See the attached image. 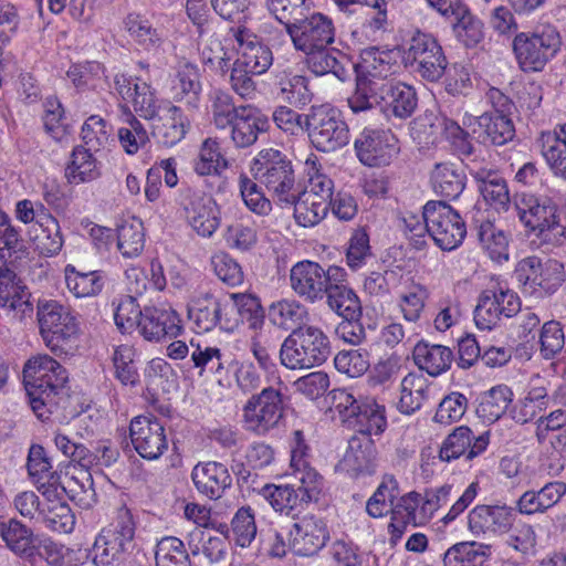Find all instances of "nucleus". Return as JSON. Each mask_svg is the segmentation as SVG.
Instances as JSON below:
<instances>
[{
	"instance_id": "obj_1",
	"label": "nucleus",
	"mask_w": 566,
	"mask_h": 566,
	"mask_svg": "<svg viewBox=\"0 0 566 566\" xmlns=\"http://www.w3.org/2000/svg\"><path fill=\"white\" fill-rule=\"evenodd\" d=\"M22 374L30 406L39 419L46 420L60 408H65L69 376L59 361L46 354L36 355L25 361Z\"/></svg>"
},
{
	"instance_id": "obj_2",
	"label": "nucleus",
	"mask_w": 566,
	"mask_h": 566,
	"mask_svg": "<svg viewBox=\"0 0 566 566\" xmlns=\"http://www.w3.org/2000/svg\"><path fill=\"white\" fill-rule=\"evenodd\" d=\"M331 353V342L323 329L315 325H306L284 338L279 358L286 369L302 370L323 365Z\"/></svg>"
},
{
	"instance_id": "obj_3",
	"label": "nucleus",
	"mask_w": 566,
	"mask_h": 566,
	"mask_svg": "<svg viewBox=\"0 0 566 566\" xmlns=\"http://www.w3.org/2000/svg\"><path fill=\"white\" fill-rule=\"evenodd\" d=\"M388 54L373 48L365 52L363 63L354 71L356 73L355 91L348 97V106L354 114H360L379 109L384 103L386 78L381 76L382 71H389V63L382 56Z\"/></svg>"
},
{
	"instance_id": "obj_4",
	"label": "nucleus",
	"mask_w": 566,
	"mask_h": 566,
	"mask_svg": "<svg viewBox=\"0 0 566 566\" xmlns=\"http://www.w3.org/2000/svg\"><path fill=\"white\" fill-rule=\"evenodd\" d=\"M251 172L281 203H291L300 195L302 186L296 182L293 164L277 149L260 150L251 164Z\"/></svg>"
},
{
	"instance_id": "obj_5",
	"label": "nucleus",
	"mask_w": 566,
	"mask_h": 566,
	"mask_svg": "<svg viewBox=\"0 0 566 566\" xmlns=\"http://www.w3.org/2000/svg\"><path fill=\"white\" fill-rule=\"evenodd\" d=\"M562 38L552 24H541L515 34L512 50L518 67L525 72H541L557 54Z\"/></svg>"
},
{
	"instance_id": "obj_6",
	"label": "nucleus",
	"mask_w": 566,
	"mask_h": 566,
	"mask_svg": "<svg viewBox=\"0 0 566 566\" xmlns=\"http://www.w3.org/2000/svg\"><path fill=\"white\" fill-rule=\"evenodd\" d=\"M304 125L311 144L318 151H336L350 140L342 111L328 103L312 105L304 114Z\"/></svg>"
},
{
	"instance_id": "obj_7",
	"label": "nucleus",
	"mask_w": 566,
	"mask_h": 566,
	"mask_svg": "<svg viewBox=\"0 0 566 566\" xmlns=\"http://www.w3.org/2000/svg\"><path fill=\"white\" fill-rule=\"evenodd\" d=\"M36 314L45 345L56 356L70 354L80 333L76 316L55 300L39 301Z\"/></svg>"
},
{
	"instance_id": "obj_8",
	"label": "nucleus",
	"mask_w": 566,
	"mask_h": 566,
	"mask_svg": "<svg viewBox=\"0 0 566 566\" xmlns=\"http://www.w3.org/2000/svg\"><path fill=\"white\" fill-rule=\"evenodd\" d=\"M333 405L342 422L365 439L381 434L387 428L386 408L370 398H355L346 389L332 391Z\"/></svg>"
},
{
	"instance_id": "obj_9",
	"label": "nucleus",
	"mask_w": 566,
	"mask_h": 566,
	"mask_svg": "<svg viewBox=\"0 0 566 566\" xmlns=\"http://www.w3.org/2000/svg\"><path fill=\"white\" fill-rule=\"evenodd\" d=\"M405 61L413 73L430 83L440 81L448 66L447 56L437 38L420 29L411 33Z\"/></svg>"
},
{
	"instance_id": "obj_10",
	"label": "nucleus",
	"mask_w": 566,
	"mask_h": 566,
	"mask_svg": "<svg viewBox=\"0 0 566 566\" xmlns=\"http://www.w3.org/2000/svg\"><path fill=\"white\" fill-rule=\"evenodd\" d=\"M284 395L272 386L252 395L243 407V424L247 431L265 436L276 428L284 417Z\"/></svg>"
},
{
	"instance_id": "obj_11",
	"label": "nucleus",
	"mask_w": 566,
	"mask_h": 566,
	"mask_svg": "<svg viewBox=\"0 0 566 566\" xmlns=\"http://www.w3.org/2000/svg\"><path fill=\"white\" fill-rule=\"evenodd\" d=\"M430 237L443 251L460 247L467 235V226L460 213L444 200L427 202Z\"/></svg>"
},
{
	"instance_id": "obj_12",
	"label": "nucleus",
	"mask_w": 566,
	"mask_h": 566,
	"mask_svg": "<svg viewBox=\"0 0 566 566\" xmlns=\"http://www.w3.org/2000/svg\"><path fill=\"white\" fill-rule=\"evenodd\" d=\"M337 265L322 266L318 262L304 260L295 263L290 270V285L293 292L304 302L315 304L326 296V289L332 273Z\"/></svg>"
},
{
	"instance_id": "obj_13",
	"label": "nucleus",
	"mask_w": 566,
	"mask_h": 566,
	"mask_svg": "<svg viewBox=\"0 0 566 566\" xmlns=\"http://www.w3.org/2000/svg\"><path fill=\"white\" fill-rule=\"evenodd\" d=\"M232 307L229 300L205 293L195 298L188 307V318L193 324L196 333H207L217 326L228 332L239 323L238 317H230Z\"/></svg>"
},
{
	"instance_id": "obj_14",
	"label": "nucleus",
	"mask_w": 566,
	"mask_h": 566,
	"mask_svg": "<svg viewBox=\"0 0 566 566\" xmlns=\"http://www.w3.org/2000/svg\"><path fill=\"white\" fill-rule=\"evenodd\" d=\"M514 206L521 222L531 231L543 233L562 227L558 206L549 197L521 192L514 196Z\"/></svg>"
},
{
	"instance_id": "obj_15",
	"label": "nucleus",
	"mask_w": 566,
	"mask_h": 566,
	"mask_svg": "<svg viewBox=\"0 0 566 566\" xmlns=\"http://www.w3.org/2000/svg\"><path fill=\"white\" fill-rule=\"evenodd\" d=\"M294 48L303 53L327 48L335 40V27L333 20L312 9L298 23L287 29Z\"/></svg>"
},
{
	"instance_id": "obj_16",
	"label": "nucleus",
	"mask_w": 566,
	"mask_h": 566,
	"mask_svg": "<svg viewBox=\"0 0 566 566\" xmlns=\"http://www.w3.org/2000/svg\"><path fill=\"white\" fill-rule=\"evenodd\" d=\"M359 161L368 167L389 165L398 154V139L389 129L364 128L354 142Z\"/></svg>"
},
{
	"instance_id": "obj_17",
	"label": "nucleus",
	"mask_w": 566,
	"mask_h": 566,
	"mask_svg": "<svg viewBox=\"0 0 566 566\" xmlns=\"http://www.w3.org/2000/svg\"><path fill=\"white\" fill-rule=\"evenodd\" d=\"M129 437L136 452L146 460L159 459L168 449L165 427L153 415L134 417Z\"/></svg>"
},
{
	"instance_id": "obj_18",
	"label": "nucleus",
	"mask_w": 566,
	"mask_h": 566,
	"mask_svg": "<svg viewBox=\"0 0 566 566\" xmlns=\"http://www.w3.org/2000/svg\"><path fill=\"white\" fill-rule=\"evenodd\" d=\"M186 217L191 228L202 237H211L220 224L219 210L210 196L187 188L182 196Z\"/></svg>"
},
{
	"instance_id": "obj_19",
	"label": "nucleus",
	"mask_w": 566,
	"mask_h": 566,
	"mask_svg": "<svg viewBox=\"0 0 566 566\" xmlns=\"http://www.w3.org/2000/svg\"><path fill=\"white\" fill-rule=\"evenodd\" d=\"M291 546L300 556L317 554L329 541V531L324 518L313 514L298 518L290 531Z\"/></svg>"
},
{
	"instance_id": "obj_20",
	"label": "nucleus",
	"mask_w": 566,
	"mask_h": 566,
	"mask_svg": "<svg viewBox=\"0 0 566 566\" xmlns=\"http://www.w3.org/2000/svg\"><path fill=\"white\" fill-rule=\"evenodd\" d=\"M177 312L168 305H151L144 307V317L138 322L139 334L149 342L177 337L182 326Z\"/></svg>"
},
{
	"instance_id": "obj_21",
	"label": "nucleus",
	"mask_w": 566,
	"mask_h": 566,
	"mask_svg": "<svg viewBox=\"0 0 566 566\" xmlns=\"http://www.w3.org/2000/svg\"><path fill=\"white\" fill-rule=\"evenodd\" d=\"M515 521L514 509L503 505H476L468 514V530L475 536L507 533Z\"/></svg>"
},
{
	"instance_id": "obj_22",
	"label": "nucleus",
	"mask_w": 566,
	"mask_h": 566,
	"mask_svg": "<svg viewBox=\"0 0 566 566\" xmlns=\"http://www.w3.org/2000/svg\"><path fill=\"white\" fill-rule=\"evenodd\" d=\"M233 38L239 44V65L248 67L254 75L265 73L273 64V53L260 38L244 27L231 28Z\"/></svg>"
},
{
	"instance_id": "obj_23",
	"label": "nucleus",
	"mask_w": 566,
	"mask_h": 566,
	"mask_svg": "<svg viewBox=\"0 0 566 566\" xmlns=\"http://www.w3.org/2000/svg\"><path fill=\"white\" fill-rule=\"evenodd\" d=\"M31 293L23 280L8 263L0 266V307L15 312L19 318L33 312Z\"/></svg>"
},
{
	"instance_id": "obj_24",
	"label": "nucleus",
	"mask_w": 566,
	"mask_h": 566,
	"mask_svg": "<svg viewBox=\"0 0 566 566\" xmlns=\"http://www.w3.org/2000/svg\"><path fill=\"white\" fill-rule=\"evenodd\" d=\"M489 443V432L473 437L472 430L469 427L460 426L444 439L439 451V457L446 462H450L461 455H464L467 460H472L483 453Z\"/></svg>"
},
{
	"instance_id": "obj_25",
	"label": "nucleus",
	"mask_w": 566,
	"mask_h": 566,
	"mask_svg": "<svg viewBox=\"0 0 566 566\" xmlns=\"http://www.w3.org/2000/svg\"><path fill=\"white\" fill-rule=\"evenodd\" d=\"M0 538L12 554L23 560L31 563L38 555V536L15 517L0 521Z\"/></svg>"
},
{
	"instance_id": "obj_26",
	"label": "nucleus",
	"mask_w": 566,
	"mask_h": 566,
	"mask_svg": "<svg viewBox=\"0 0 566 566\" xmlns=\"http://www.w3.org/2000/svg\"><path fill=\"white\" fill-rule=\"evenodd\" d=\"M191 479L197 491L210 500L220 499L232 485V478L227 465L217 461L196 464L191 472Z\"/></svg>"
},
{
	"instance_id": "obj_27",
	"label": "nucleus",
	"mask_w": 566,
	"mask_h": 566,
	"mask_svg": "<svg viewBox=\"0 0 566 566\" xmlns=\"http://www.w3.org/2000/svg\"><path fill=\"white\" fill-rule=\"evenodd\" d=\"M231 138L239 148L252 146L259 135L268 132L270 122L262 111L251 104L242 105V109L230 125Z\"/></svg>"
},
{
	"instance_id": "obj_28",
	"label": "nucleus",
	"mask_w": 566,
	"mask_h": 566,
	"mask_svg": "<svg viewBox=\"0 0 566 566\" xmlns=\"http://www.w3.org/2000/svg\"><path fill=\"white\" fill-rule=\"evenodd\" d=\"M332 274L326 289L327 305L342 317L358 318L361 314V304L355 291L347 284L345 269L338 266Z\"/></svg>"
},
{
	"instance_id": "obj_29",
	"label": "nucleus",
	"mask_w": 566,
	"mask_h": 566,
	"mask_svg": "<svg viewBox=\"0 0 566 566\" xmlns=\"http://www.w3.org/2000/svg\"><path fill=\"white\" fill-rule=\"evenodd\" d=\"M308 70L317 76L333 74L339 81L345 82L350 77V72L358 64L353 63L350 57L336 49H315L305 53Z\"/></svg>"
},
{
	"instance_id": "obj_30",
	"label": "nucleus",
	"mask_w": 566,
	"mask_h": 566,
	"mask_svg": "<svg viewBox=\"0 0 566 566\" xmlns=\"http://www.w3.org/2000/svg\"><path fill=\"white\" fill-rule=\"evenodd\" d=\"M260 494L276 513L292 520L301 518L311 505L304 495L294 489V484H265Z\"/></svg>"
},
{
	"instance_id": "obj_31",
	"label": "nucleus",
	"mask_w": 566,
	"mask_h": 566,
	"mask_svg": "<svg viewBox=\"0 0 566 566\" xmlns=\"http://www.w3.org/2000/svg\"><path fill=\"white\" fill-rule=\"evenodd\" d=\"M202 85L197 65L184 63L172 81L171 97L189 112H197L201 103Z\"/></svg>"
},
{
	"instance_id": "obj_32",
	"label": "nucleus",
	"mask_w": 566,
	"mask_h": 566,
	"mask_svg": "<svg viewBox=\"0 0 566 566\" xmlns=\"http://www.w3.org/2000/svg\"><path fill=\"white\" fill-rule=\"evenodd\" d=\"M478 128L473 129L483 145L503 146L515 137V125L511 116L483 113L475 118Z\"/></svg>"
},
{
	"instance_id": "obj_33",
	"label": "nucleus",
	"mask_w": 566,
	"mask_h": 566,
	"mask_svg": "<svg viewBox=\"0 0 566 566\" xmlns=\"http://www.w3.org/2000/svg\"><path fill=\"white\" fill-rule=\"evenodd\" d=\"M470 175L478 184V190L489 206L497 211H507L511 202L507 182L497 170L471 169Z\"/></svg>"
},
{
	"instance_id": "obj_34",
	"label": "nucleus",
	"mask_w": 566,
	"mask_h": 566,
	"mask_svg": "<svg viewBox=\"0 0 566 566\" xmlns=\"http://www.w3.org/2000/svg\"><path fill=\"white\" fill-rule=\"evenodd\" d=\"M189 127L190 120L184 114L182 108L171 105L164 116L157 115L153 120L151 134L159 144L172 147L185 137Z\"/></svg>"
},
{
	"instance_id": "obj_35",
	"label": "nucleus",
	"mask_w": 566,
	"mask_h": 566,
	"mask_svg": "<svg viewBox=\"0 0 566 566\" xmlns=\"http://www.w3.org/2000/svg\"><path fill=\"white\" fill-rule=\"evenodd\" d=\"M434 193L441 198L454 200L463 192L467 184L464 170L453 163H438L430 174Z\"/></svg>"
},
{
	"instance_id": "obj_36",
	"label": "nucleus",
	"mask_w": 566,
	"mask_h": 566,
	"mask_svg": "<svg viewBox=\"0 0 566 566\" xmlns=\"http://www.w3.org/2000/svg\"><path fill=\"white\" fill-rule=\"evenodd\" d=\"M566 493V483L554 481L546 483L538 491L524 492L516 501V509L521 514L532 515L544 513L556 505Z\"/></svg>"
},
{
	"instance_id": "obj_37",
	"label": "nucleus",
	"mask_w": 566,
	"mask_h": 566,
	"mask_svg": "<svg viewBox=\"0 0 566 566\" xmlns=\"http://www.w3.org/2000/svg\"><path fill=\"white\" fill-rule=\"evenodd\" d=\"M123 25L130 39L146 52H158L165 42L164 32L142 13L129 12Z\"/></svg>"
},
{
	"instance_id": "obj_38",
	"label": "nucleus",
	"mask_w": 566,
	"mask_h": 566,
	"mask_svg": "<svg viewBox=\"0 0 566 566\" xmlns=\"http://www.w3.org/2000/svg\"><path fill=\"white\" fill-rule=\"evenodd\" d=\"M270 323L285 332L294 333L303 326L308 318V311L304 304L294 298H282L270 304L268 308Z\"/></svg>"
},
{
	"instance_id": "obj_39",
	"label": "nucleus",
	"mask_w": 566,
	"mask_h": 566,
	"mask_svg": "<svg viewBox=\"0 0 566 566\" xmlns=\"http://www.w3.org/2000/svg\"><path fill=\"white\" fill-rule=\"evenodd\" d=\"M491 544L464 541L450 546L443 554L444 566H484L492 556Z\"/></svg>"
},
{
	"instance_id": "obj_40",
	"label": "nucleus",
	"mask_w": 566,
	"mask_h": 566,
	"mask_svg": "<svg viewBox=\"0 0 566 566\" xmlns=\"http://www.w3.org/2000/svg\"><path fill=\"white\" fill-rule=\"evenodd\" d=\"M416 91L402 82L386 81L381 112L390 111L398 118L410 117L417 108Z\"/></svg>"
},
{
	"instance_id": "obj_41",
	"label": "nucleus",
	"mask_w": 566,
	"mask_h": 566,
	"mask_svg": "<svg viewBox=\"0 0 566 566\" xmlns=\"http://www.w3.org/2000/svg\"><path fill=\"white\" fill-rule=\"evenodd\" d=\"M29 474L35 479L39 484L38 490L45 496L57 495V480L60 476L52 472L50 460L45 455V450L40 444H32L29 450L28 463Z\"/></svg>"
},
{
	"instance_id": "obj_42",
	"label": "nucleus",
	"mask_w": 566,
	"mask_h": 566,
	"mask_svg": "<svg viewBox=\"0 0 566 566\" xmlns=\"http://www.w3.org/2000/svg\"><path fill=\"white\" fill-rule=\"evenodd\" d=\"M413 359L420 369L436 377L450 368L453 353L447 346L420 340L413 348Z\"/></svg>"
},
{
	"instance_id": "obj_43",
	"label": "nucleus",
	"mask_w": 566,
	"mask_h": 566,
	"mask_svg": "<svg viewBox=\"0 0 566 566\" xmlns=\"http://www.w3.org/2000/svg\"><path fill=\"white\" fill-rule=\"evenodd\" d=\"M28 235L35 250L43 256L56 255L64 244L61 227L56 219L44 218V223L29 226Z\"/></svg>"
},
{
	"instance_id": "obj_44",
	"label": "nucleus",
	"mask_w": 566,
	"mask_h": 566,
	"mask_svg": "<svg viewBox=\"0 0 566 566\" xmlns=\"http://www.w3.org/2000/svg\"><path fill=\"white\" fill-rule=\"evenodd\" d=\"M429 398V381L422 374L409 373L401 380L398 409L401 413L412 415Z\"/></svg>"
},
{
	"instance_id": "obj_45",
	"label": "nucleus",
	"mask_w": 566,
	"mask_h": 566,
	"mask_svg": "<svg viewBox=\"0 0 566 566\" xmlns=\"http://www.w3.org/2000/svg\"><path fill=\"white\" fill-rule=\"evenodd\" d=\"M129 551V548L116 542L115 537L111 538L99 532L88 551L87 558L95 566H122L126 562Z\"/></svg>"
},
{
	"instance_id": "obj_46",
	"label": "nucleus",
	"mask_w": 566,
	"mask_h": 566,
	"mask_svg": "<svg viewBox=\"0 0 566 566\" xmlns=\"http://www.w3.org/2000/svg\"><path fill=\"white\" fill-rule=\"evenodd\" d=\"M513 401V392L506 385H499L480 395L475 412L484 422L499 420Z\"/></svg>"
},
{
	"instance_id": "obj_47",
	"label": "nucleus",
	"mask_w": 566,
	"mask_h": 566,
	"mask_svg": "<svg viewBox=\"0 0 566 566\" xmlns=\"http://www.w3.org/2000/svg\"><path fill=\"white\" fill-rule=\"evenodd\" d=\"M452 30L457 39L467 48H475L484 39L483 22L472 14L463 3L451 17Z\"/></svg>"
},
{
	"instance_id": "obj_48",
	"label": "nucleus",
	"mask_w": 566,
	"mask_h": 566,
	"mask_svg": "<svg viewBox=\"0 0 566 566\" xmlns=\"http://www.w3.org/2000/svg\"><path fill=\"white\" fill-rule=\"evenodd\" d=\"M277 86L284 101L297 108H303L313 99V93L308 87V80L303 75L292 74L284 70L276 75Z\"/></svg>"
},
{
	"instance_id": "obj_49",
	"label": "nucleus",
	"mask_w": 566,
	"mask_h": 566,
	"mask_svg": "<svg viewBox=\"0 0 566 566\" xmlns=\"http://www.w3.org/2000/svg\"><path fill=\"white\" fill-rule=\"evenodd\" d=\"M315 195H305L300 188V195L294 198L289 207H294V218L297 224L302 227H314L318 224L328 213L329 203L318 201Z\"/></svg>"
},
{
	"instance_id": "obj_50",
	"label": "nucleus",
	"mask_w": 566,
	"mask_h": 566,
	"mask_svg": "<svg viewBox=\"0 0 566 566\" xmlns=\"http://www.w3.org/2000/svg\"><path fill=\"white\" fill-rule=\"evenodd\" d=\"M71 161L65 169V177L70 184L80 185L90 182L99 177L96 159L88 149L76 146L71 156Z\"/></svg>"
},
{
	"instance_id": "obj_51",
	"label": "nucleus",
	"mask_w": 566,
	"mask_h": 566,
	"mask_svg": "<svg viewBox=\"0 0 566 566\" xmlns=\"http://www.w3.org/2000/svg\"><path fill=\"white\" fill-rule=\"evenodd\" d=\"M191 552L177 536H164L155 546V566H192Z\"/></svg>"
},
{
	"instance_id": "obj_52",
	"label": "nucleus",
	"mask_w": 566,
	"mask_h": 566,
	"mask_svg": "<svg viewBox=\"0 0 566 566\" xmlns=\"http://www.w3.org/2000/svg\"><path fill=\"white\" fill-rule=\"evenodd\" d=\"M228 300L233 306L230 317L240 316L241 321H245L251 329H260L263 326L265 312L259 297L251 294L233 293Z\"/></svg>"
},
{
	"instance_id": "obj_53",
	"label": "nucleus",
	"mask_w": 566,
	"mask_h": 566,
	"mask_svg": "<svg viewBox=\"0 0 566 566\" xmlns=\"http://www.w3.org/2000/svg\"><path fill=\"white\" fill-rule=\"evenodd\" d=\"M476 235L489 256L499 263L509 260V239L503 230L485 220L476 229Z\"/></svg>"
},
{
	"instance_id": "obj_54",
	"label": "nucleus",
	"mask_w": 566,
	"mask_h": 566,
	"mask_svg": "<svg viewBox=\"0 0 566 566\" xmlns=\"http://www.w3.org/2000/svg\"><path fill=\"white\" fill-rule=\"evenodd\" d=\"M144 247L145 233L140 219L132 218L117 227V248L124 258L138 256Z\"/></svg>"
},
{
	"instance_id": "obj_55",
	"label": "nucleus",
	"mask_w": 566,
	"mask_h": 566,
	"mask_svg": "<svg viewBox=\"0 0 566 566\" xmlns=\"http://www.w3.org/2000/svg\"><path fill=\"white\" fill-rule=\"evenodd\" d=\"M192 167L199 176H220L228 168L217 140L208 138L202 143Z\"/></svg>"
},
{
	"instance_id": "obj_56",
	"label": "nucleus",
	"mask_w": 566,
	"mask_h": 566,
	"mask_svg": "<svg viewBox=\"0 0 566 566\" xmlns=\"http://www.w3.org/2000/svg\"><path fill=\"white\" fill-rule=\"evenodd\" d=\"M65 283L69 291L76 297L95 296L104 286L98 271L80 272L73 265L65 268Z\"/></svg>"
},
{
	"instance_id": "obj_57",
	"label": "nucleus",
	"mask_w": 566,
	"mask_h": 566,
	"mask_svg": "<svg viewBox=\"0 0 566 566\" xmlns=\"http://www.w3.org/2000/svg\"><path fill=\"white\" fill-rule=\"evenodd\" d=\"M265 7L271 15L275 18L285 30L294 23H298L312 9V0H266Z\"/></svg>"
},
{
	"instance_id": "obj_58",
	"label": "nucleus",
	"mask_w": 566,
	"mask_h": 566,
	"mask_svg": "<svg viewBox=\"0 0 566 566\" xmlns=\"http://www.w3.org/2000/svg\"><path fill=\"white\" fill-rule=\"evenodd\" d=\"M74 472L65 475L64 481L57 480V495L65 493L72 501L84 502L95 495L94 482L90 469H81L74 465Z\"/></svg>"
},
{
	"instance_id": "obj_59",
	"label": "nucleus",
	"mask_w": 566,
	"mask_h": 566,
	"mask_svg": "<svg viewBox=\"0 0 566 566\" xmlns=\"http://www.w3.org/2000/svg\"><path fill=\"white\" fill-rule=\"evenodd\" d=\"M39 521L59 533H71L75 525V518L71 507L65 502L48 501L39 513Z\"/></svg>"
},
{
	"instance_id": "obj_60",
	"label": "nucleus",
	"mask_w": 566,
	"mask_h": 566,
	"mask_svg": "<svg viewBox=\"0 0 566 566\" xmlns=\"http://www.w3.org/2000/svg\"><path fill=\"white\" fill-rule=\"evenodd\" d=\"M29 255L24 240L20 231L10 223V218L6 223L0 224V258L4 263L14 265L18 261L27 259Z\"/></svg>"
},
{
	"instance_id": "obj_61",
	"label": "nucleus",
	"mask_w": 566,
	"mask_h": 566,
	"mask_svg": "<svg viewBox=\"0 0 566 566\" xmlns=\"http://www.w3.org/2000/svg\"><path fill=\"white\" fill-rule=\"evenodd\" d=\"M365 446L356 437L349 441V450L345 461L349 469L358 474H373L375 472V449L370 439H365Z\"/></svg>"
},
{
	"instance_id": "obj_62",
	"label": "nucleus",
	"mask_w": 566,
	"mask_h": 566,
	"mask_svg": "<svg viewBox=\"0 0 566 566\" xmlns=\"http://www.w3.org/2000/svg\"><path fill=\"white\" fill-rule=\"evenodd\" d=\"M295 472L294 489L307 500L310 504L317 503L324 489V478L310 464L293 467Z\"/></svg>"
},
{
	"instance_id": "obj_63",
	"label": "nucleus",
	"mask_w": 566,
	"mask_h": 566,
	"mask_svg": "<svg viewBox=\"0 0 566 566\" xmlns=\"http://www.w3.org/2000/svg\"><path fill=\"white\" fill-rule=\"evenodd\" d=\"M543 265L544 263L537 256L525 258L516 264L513 279L520 284L524 294L534 295L538 292Z\"/></svg>"
},
{
	"instance_id": "obj_64",
	"label": "nucleus",
	"mask_w": 566,
	"mask_h": 566,
	"mask_svg": "<svg viewBox=\"0 0 566 566\" xmlns=\"http://www.w3.org/2000/svg\"><path fill=\"white\" fill-rule=\"evenodd\" d=\"M398 495V485L394 476L382 480L375 493L369 497L366 504V511L374 518L386 515L392 506L394 500Z\"/></svg>"
}]
</instances>
